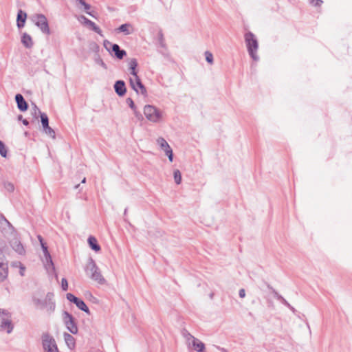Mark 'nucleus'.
Returning <instances> with one entry per match:
<instances>
[{
	"label": "nucleus",
	"instance_id": "1",
	"mask_svg": "<svg viewBox=\"0 0 352 352\" xmlns=\"http://www.w3.org/2000/svg\"><path fill=\"white\" fill-rule=\"evenodd\" d=\"M33 302L38 309H45L49 314H52L56 308L54 294L51 292H48L43 299L34 297Z\"/></svg>",
	"mask_w": 352,
	"mask_h": 352
},
{
	"label": "nucleus",
	"instance_id": "22",
	"mask_svg": "<svg viewBox=\"0 0 352 352\" xmlns=\"http://www.w3.org/2000/svg\"><path fill=\"white\" fill-rule=\"evenodd\" d=\"M8 275V266L7 263H0V281L4 280Z\"/></svg>",
	"mask_w": 352,
	"mask_h": 352
},
{
	"label": "nucleus",
	"instance_id": "15",
	"mask_svg": "<svg viewBox=\"0 0 352 352\" xmlns=\"http://www.w3.org/2000/svg\"><path fill=\"white\" fill-rule=\"evenodd\" d=\"M115 92L119 96H123L126 92V88L124 80H118L114 84Z\"/></svg>",
	"mask_w": 352,
	"mask_h": 352
},
{
	"label": "nucleus",
	"instance_id": "12",
	"mask_svg": "<svg viewBox=\"0 0 352 352\" xmlns=\"http://www.w3.org/2000/svg\"><path fill=\"white\" fill-rule=\"evenodd\" d=\"M38 239L41 243V245L44 254V256L46 261L45 263V268L50 271V270L52 271L54 270V266L52 261V259L51 258V256L50 254V252H48L47 247L46 246L45 243L43 242V238L41 236H38Z\"/></svg>",
	"mask_w": 352,
	"mask_h": 352
},
{
	"label": "nucleus",
	"instance_id": "11",
	"mask_svg": "<svg viewBox=\"0 0 352 352\" xmlns=\"http://www.w3.org/2000/svg\"><path fill=\"white\" fill-rule=\"evenodd\" d=\"M42 342L45 352H59L55 340L50 334L42 336Z\"/></svg>",
	"mask_w": 352,
	"mask_h": 352
},
{
	"label": "nucleus",
	"instance_id": "9",
	"mask_svg": "<svg viewBox=\"0 0 352 352\" xmlns=\"http://www.w3.org/2000/svg\"><path fill=\"white\" fill-rule=\"evenodd\" d=\"M63 320L67 330L72 334L78 333V327L72 314L65 311L63 313Z\"/></svg>",
	"mask_w": 352,
	"mask_h": 352
},
{
	"label": "nucleus",
	"instance_id": "38",
	"mask_svg": "<svg viewBox=\"0 0 352 352\" xmlns=\"http://www.w3.org/2000/svg\"><path fill=\"white\" fill-rule=\"evenodd\" d=\"M166 155L168 156L170 162H173V153L172 148H169L168 150L165 151Z\"/></svg>",
	"mask_w": 352,
	"mask_h": 352
},
{
	"label": "nucleus",
	"instance_id": "31",
	"mask_svg": "<svg viewBox=\"0 0 352 352\" xmlns=\"http://www.w3.org/2000/svg\"><path fill=\"white\" fill-rule=\"evenodd\" d=\"M103 45L104 48L111 53V50H113V43L109 41L108 40H104L103 42Z\"/></svg>",
	"mask_w": 352,
	"mask_h": 352
},
{
	"label": "nucleus",
	"instance_id": "8",
	"mask_svg": "<svg viewBox=\"0 0 352 352\" xmlns=\"http://www.w3.org/2000/svg\"><path fill=\"white\" fill-rule=\"evenodd\" d=\"M0 230L2 234L8 239L14 237L15 230L11 223L5 218L3 214H0Z\"/></svg>",
	"mask_w": 352,
	"mask_h": 352
},
{
	"label": "nucleus",
	"instance_id": "45",
	"mask_svg": "<svg viewBox=\"0 0 352 352\" xmlns=\"http://www.w3.org/2000/svg\"><path fill=\"white\" fill-rule=\"evenodd\" d=\"M292 312H295L296 311V309L294 307H293L290 304H289V307H287Z\"/></svg>",
	"mask_w": 352,
	"mask_h": 352
},
{
	"label": "nucleus",
	"instance_id": "2",
	"mask_svg": "<svg viewBox=\"0 0 352 352\" xmlns=\"http://www.w3.org/2000/svg\"><path fill=\"white\" fill-rule=\"evenodd\" d=\"M181 334L185 339L186 344L188 349H194L197 352H204L205 350L204 343L194 337L185 329L182 330Z\"/></svg>",
	"mask_w": 352,
	"mask_h": 352
},
{
	"label": "nucleus",
	"instance_id": "48",
	"mask_svg": "<svg viewBox=\"0 0 352 352\" xmlns=\"http://www.w3.org/2000/svg\"><path fill=\"white\" fill-rule=\"evenodd\" d=\"M23 124L25 126L28 125L29 124V122L27 120L24 119L23 120Z\"/></svg>",
	"mask_w": 352,
	"mask_h": 352
},
{
	"label": "nucleus",
	"instance_id": "32",
	"mask_svg": "<svg viewBox=\"0 0 352 352\" xmlns=\"http://www.w3.org/2000/svg\"><path fill=\"white\" fill-rule=\"evenodd\" d=\"M43 131L49 136L52 137L54 138H55V132L50 126H47L46 128H44Z\"/></svg>",
	"mask_w": 352,
	"mask_h": 352
},
{
	"label": "nucleus",
	"instance_id": "23",
	"mask_svg": "<svg viewBox=\"0 0 352 352\" xmlns=\"http://www.w3.org/2000/svg\"><path fill=\"white\" fill-rule=\"evenodd\" d=\"M118 30L119 32H123L125 35H129L133 31V28L130 23H124L121 25L118 28Z\"/></svg>",
	"mask_w": 352,
	"mask_h": 352
},
{
	"label": "nucleus",
	"instance_id": "33",
	"mask_svg": "<svg viewBox=\"0 0 352 352\" xmlns=\"http://www.w3.org/2000/svg\"><path fill=\"white\" fill-rule=\"evenodd\" d=\"M205 56H206V60L208 63H210V64L213 63V55L211 52H210L209 51H206L205 52Z\"/></svg>",
	"mask_w": 352,
	"mask_h": 352
},
{
	"label": "nucleus",
	"instance_id": "14",
	"mask_svg": "<svg viewBox=\"0 0 352 352\" xmlns=\"http://www.w3.org/2000/svg\"><path fill=\"white\" fill-rule=\"evenodd\" d=\"M78 20L80 21H82L85 25H88L93 31L98 33V34H102V31L100 28L96 25V23L91 20L88 19L83 15H81L78 17Z\"/></svg>",
	"mask_w": 352,
	"mask_h": 352
},
{
	"label": "nucleus",
	"instance_id": "19",
	"mask_svg": "<svg viewBox=\"0 0 352 352\" xmlns=\"http://www.w3.org/2000/svg\"><path fill=\"white\" fill-rule=\"evenodd\" d=\"M63 337L65 342L69 349H73L75 347V339L74 338L68 333H64Z\"/></svg>",
	"mask_w": 352,
	"mask_h": 352
},
{
	"label": "nucleus",
	"instance_id": "44",
	"mask_svg": "<svg viewBox=\"0 0 352 352\" xmlns=\"http://www.w3.org/2000/svg\"><path fill=\"white\" fill-rule=\"evenodd\" d=\"M283 305H285L287 307H289V303L283 298L282 300L280 301Z\"/></svg>",
	"mask_w": 352,
	"mask_h": 352
},
{
	"label": "nucleus",
	"instance_id": "41",
	"mask_svg": "<svg viewBox=\"0 0 352 352\" xmlns=\"http://www.w3.org/2000/svg\"><path fill=\"white\" fill-rule=\"evenodd\" d=\"M239 295L241 298H244L245 296V291L244 289H241L239 292Z\"/></svg>",
	"mask_w": 352,
	"mask_h": 352
},
{
	"label": "nucleus",
	"instance_id": "42",
	"mask_svg": "<svg viewBox=\"0 0 352 352\" xmlns=\"http://www.w3.org/2000/svg\"><path fill=\"white\" fill-rule=\"evenodd\" d=\"M19 264H20V274L21 276H24V271L25 270V267L23 265H22L20 263H19Z\"/></svg>",
	"mask_w": 352,
	"mask_h": 352
},
{
	"label": "nucleus",
	"instance_id": "36",
	"mask_svg": "<svg viewBox=\"0 0 352 352\" xmlns=\"http://www.w3.org/2000/svg\"><path fill=\"white\" fill-rule=\"evenodd\" d=\"M61 287L64 291H67L68 289V283L65 278H63L61 280Z\"/></svg>",
	"mask_w": 352,
	"mask_h": 352
},
{
	"label": "nucleus",
	"instance_id": "3",
	"mask_svg": "<svg viewBox=\"0 0 352 352\" xmlns=\"http://www.w3.org/2000/svg\"><path fill=\"white\" fill-rule=\"evenodd\" d=\"M244 38L249 55L254 60H258L259 58L256 52L258 48V43L255 35L251 32H248L245 34Z\"/></svg>",
	"mask_w": 352,
	"mask_h": 352
},
{
	"label": "nucleus",
	"instance_id": "10",
	"mask_svg": "<svg viewBox=\"0 0 352 352\" xmlns=\"http://www.w3.org/2000/svg\"><path fill=\"white\" fill-rule=\"evenodd\" d=\"M129 83L131 87L137 93L141 94L143 96L146 95V89L142 84L140 77L137 74L133 75L129 78Z\"/></svg>",
	"mask_w": 352,
	"mask_h": 352
},
{
	"label": "nucleus",
	"instance_id": "47",
	"mask_svg": "<svg viewBox=\"0 0 352 352\" xmlns=\"http://www.w3.org/2000/svg\"><path fill=\"white\" fill-rule=\"evenodd\" d=\"M276 298L280 302L282 300V299L283 298V297L280 294H279L278 296H277V297Z\"/></svg>",
	"mask_w": 352,
	"mask_h": 352
},
{
	"label": "nucleus",
	"instance_id": "51",
	"mask_svg": "<svg viewBox=\"0 0 352 352\" xmlns=\"http://www.w3.org/2000/svg\"><path fill=\"white\" fill-rule=\"evenodd\" d=\"M126 213H127V208H126V209L124 210V215H126Z\"/></svg>",
	"mask_w": 352,
	"mask_h": 352
},
{
	"label": "nucleus",
	"instance_id": "37",
	"mask_svg": "<svg viewBox=\"0 0 352 352\" xmlns=\"http://www.w3.org/2000/svg\"><path fill=\"white\" fill-rule=\"evenodd\" d=\"M126 103L128 104V105L130 107V108H131V109H133V111H135V110L136 107H135V104H134L133 100L131 98H128L126 99Z\"/></svg>",
	"mask_w": 352,
	"mask_h": 352
},
{
	"label": "nucleus",
	"instance_id": "17",
	"mask_svg": "<svg viewBox=\"0 0 352 352\" xmlns=\"http://www.w3.org/2000/svg\"><path fill=\"white\" fill-rule=\"evenodd\" d=\"M27 19V14L23 10H19L16 16V25L17 27L21 29L24 27L25 23Z\"/></svg>",
	"mask_w": 352,
	"mask_h": 352
},
{
	"label": "nucleus",
	"instance_id": "39",
	"mask_svg": "<svg viewBox=\"0 0 352 352\" xmlns=\"http://www.w3.org/2000/svg\"><path fill=\"white\" fill-rule=\"evenodd\" d=\"M5 188L10 192H12L14 190V185L11 183H7L5 184Z\"/></svg>",
	"mask_w": 352,
	"mask_h": 352
},
{
	"label": "nucleus",
	"instance_id": "49",
	"mask_svg": "<svg viewBox=\"0 0 352 352\" xmlns=\"http://www.w3.org/2000/svg\"><path fill=\"white\" fill-rule=\"evenodd\" d=\"M218 349H219L221 352H227V350H226V349H225L224 348L218 347Z\"/></svg>",
	"mask_w": 352,
	"mask_h": 352
},
{
	"label": "nucleus",
	"instance_id": "18",
	"mask_svg": "<svg viewBox=\"0 0 352 352\" xmlns=\"http://www.w3.org/2000/svg\"><path fill=\"white\" fill-rule=\"evenodd\" d=\"M112 52H114L115 56L118 59H122L126 56V52L125 50H122L118 44L114 43L113 46Z\"/></svg>",
	"mask_w": 352,
	"mask_h": 352
},
{
	"label": "nucleus",
	"instance_id": "25",
	"mask_svg": "<svg viewBox=\"0 0 352 352\" xmlns=\"http://www.w3.org/2000/svg\"><path fill=\"white\" fill-rule=\"evenodd\" d=\"M74 304L76 305V307L80 309L81 311H85V313L88 314H90V311L88 308V307L87 306V305L85 303V302L83 300H82L81 299L78 298L76 302H74Z\"/></svg>",
	"mask_w": 352,
	"mask_h": 352
},
{
	"label": "nucleus",
	"instance_id": "27",
	"mask_svg": "<svg viewBox=\"0 0 352 352\" xmlns=\"http://www.w3.org/2000/svg\"><path fill=\"white\" fill-rule=\"evenodd\" d=\"M157 142L160 145L161 148L164 151V152L168 150L169 148H170V147L169 144H168V142L163 138H159L157 140Z\"/></svg>",
	"mask_w": 352,
	"mask_h": 352
},
{
	"label": "nucleus",
	"instance_id": "7",
	"mask_svg": "<svg viewBox=\"0 0 352 352\" xmlns=\"http://www.w3.org/2000/svg\"><path fill=\"white\" fill-rule=\"evenodd\" d=\"M32 20L43 33L47 35L50 34V30L49 28L47 19L44 14H34L32 16Z\"/></svg>",
	"mask_w": 352,
	"mask_h": 352
},
{
	"label": "nucleus",
	"instance_id": "13",
	"mask_svg": "<svg viewBox=\"0 0 352 352\" xmlns=\"http://www.w3.org/2000/svg\"><path fill=\"white\" fill-rule=\"evenodd\" d=\"M10 245L12 249L19 254L24 255L25 253V248L23 244L16 238H14L10 241Z\"/></svg>",
	"mask_w": 352,
	"mask_h": 352
},
{
	"label": "nucleus",
	"instance_id": "4",
	"mask_svg": "<svg viewBox=\"0 0 352 352\" xmlns=\"http://www.w3.org/2000/svg\"><path fill=\"white\" fill-rule=\"evenodd\" d=\"M143 112L146 118L153 123L160 122L163 119V112L153 105H145Z\"/></svg>",
	"mask_w": 352,
	"mask_h": 352
},
{
	"label": "nucleus",
	"instance_id": "16",
	"mask_svg": "<svg viewBox=\"0 0 352 352\" xmlns=\"http://www.w3.org/2000/svg\"><path fill=\"white\" fill-rule=\"evenodd\" d=\"M15 100L17 104V108L21 111H25L28 110V104L21 94H17L15 96Z\"/></svg>",
	"mask_w": 352,
	"mask_h": 352
},
{
	"label": "nucleus",
	"instance_id": "29",
	"mask_svg": "<svg viewBox=\"0 0 352 352\" xmlns=\"http://www.w3.org/2000/svg\"><path fill=\"white\" fill-rule=\"evenodd\" d=\"M175 182L179 184L182 182V175L179 170H175L173 173Z\"/></svg>",
	"mask_w": 352,
	"mask_h": 352
},
{
	"label": "nucleus",
	"instance_id": "24",
	"mask_svg": "<svg viewBox=\"0 0 352 352\" xmlns=\"http://www.w3.org/2000/svg\"><path fill=\"white\" fill-rule=\"evenodd\" d=\"M88 243L93 250L98 252L100 250V246L98 245L97 240L94 236H90L88 238Z\"/></svg>",
	"mask_w": 352,
	"mask_h": 352
},
{
	"label": "nucleus",
	"instance_id": "26",
	"mask_svg": "<svg viewBox=\"0 0 352 352\" xmlns=\"http://www.w3.org/2000/svg\"><path fill=\"white\" fill-rule=\"evenodd\" d=\"M34 109L35 111H38L41 114V120L43 128H46L47 126H49V119L45 113H41L36 106L34 107Z\"/></svg>",
	"mask_w": 352,
	"mask_h": 352
},
{
	"label": "nucleus",
	"instance_id": "20",
	"mask_svg": "<svg viewBox=\"0 0 352 352\" xmlns=\"http://www.w3.org/2000/svg\"><path fill=\"white\" fill-rule=\"evenodd\" d=\"M138 66V61L135 58H130L128 60V68L131 76L137 74L136 67Z\"/></svg>",
	"mask_w": 352,
	"mask_h": 352
},
{
	"label": "nucleus",
	"instance_id": "21",
	"mask_svg": "<svg viewBox=\"0 0 352 352\" xmlns=\"http://www.w3.org/2000/svg\"><path fill=\"white\" fill-rule=\"evenodd\" d=\"M21 43L27 48H31L33 45L32 37L27 33H23L21 36Z\"/></svg>",
	"mask_w": 352,
	"mask_h": 352
},
{
	"label": "nucleus",
	"instance_id": "50",
	"mask_svg": "<svg viewBox=\"0 0 352 352\" xmlns=\"http://www.w3.org/2000/svg\"><path fill=\"white\" fill-rule=\"evenodd\" d=\"M82 182V184H83V183H85V182H86V178H84V179L82 180V182Z\"/></svg>",
	"mask_w": 352,
	"mask_h": 352
},
{
	"label": "nucleus",
	"instance_id": "35",
	"mask_svg": "<svg viewBox=\"0 0 352 352\" xmlns=\"http://www.w3.org/2000/svg\"><path fill=\"white\" fill-rule=\"evenodd\" d=\"M67 299L69 301L74 303L78 299V298H77L76 296H75L74 294H72L71 293H68V294H67Z\"/></svg>",
	"mask_w": 352,
	"mask_h": 352
},
{
	"label": "nucleus",
	"instance_id": "43",
	"mask_svg": "<svg viewBox=\"0 0 352 352\" xmlns=\"http://www.w3.org/2000/svg\"><path fill=\"white\" fill-rule=\"evenodd\" d=\"M133 111L136 118H138V119L142 118V114L140 112L137 111L136 109Z\"/></svg>",
	"mask_w": 352,
	"mask_h": 352
},
{
	"label": "nucleus",
	"instance_id": "52",
	"mask_svg": "<svg viewBox=\"0 0 352 352\" xmlns=\"http://www.w3.org/2000/svg\"><path fill=\"white\" fill-rule=\"evenodd\" d=\"M79 186H80V185H79V184H78V185L75 186V187H74V188H75L76 189H77V188L79 187Z\"/></svg>",
	"mask_w": 352,
	"mask_h": 352
},
{
	"label": "nucleus",
	"instance_id": "53",
	"mask_svg": "<svg viewBox=\"0 0 352 352\" xmlns=\"http://www.w3.org/2000/svg\"><path fill=\"white\" fill-rule=\"evenodd\" d=\"M21 118H22V116H19V120H21Z\"/></svg>",
	"mask_w": 352,
	"mask_h": 352
},
{
	"label": "nucleus",
	"instance_id": "46",
	"mask_svg": "<svg viewBox=\"0 0 352 352\" xmlns=\"http://www.w3.org/2000/svg\"><path fill=\"white\" fill-rule=\"evenodd\" d=\"M94 49L98 51L99 49V46L96 43H94Z\"/></svg>",
	"mask_w": 352,
	"mask_h": 352
},
{
	"label": "nucleus",
	"instance_id": "30",
	"mask_svg": "<svg viewBox=\"0 0 352 352\" xmlns=\"http://www.w3.org/2000/svg\"><path fill=\"white\" fill-rule=\"evenodd\" d=\"M0 155L3 157L7 156V148L1 140H0Z\"/></svg>",
	"mask_w": 352,
	"mask_h": 352
},
{
	"label": "nucleus",
	"instance_id": "40",
	"mask_svg": "<svg viewBox=\"0 0 352 352\" xmlns=\"http://www.w3.org/2000/svg\"><path fill=\"white\" fill-rule=\"evenodd\" d=\"M267 288L270 290H271V292L273 294L274 298H276L277 296L279 295V294L272 286H270V285H267Z\"/></svg>",
	"mask_w": 352,
	"mask_h": 352
},
{
	"label": "nucleus",
	"instance_id": "5",
	"mask_svg": "<svg viewBox=\"0 0 352 352\" xmlns=\"http://www.w3.org/2000/svg\"><path fill=\"white\" fill-rule=\"evenodd\" d=\"M85 271L89 277L100 285L105 283V279L93 259H90L86 266Z\"/></svg>",
	"mask_w": 352,
	"mask_h": 352
},
{
	"label": "nucleus",
	"instance_id": "28",
	"mask_svg": "<svg viewBox=\"0 0 352 352\" xmlns=\"http://www.w3.org/2000/svg\"><path fill=\"white\" fill-rule=\"evenodd\" d=\"M76 3L82 6L85 10V11L90 16H94L90 12H89V10L91 8V6L89 4L87 3L85 0H75Z\"/></svg>",
	"mask_w": 352,
	"mask_h": 352
},
{
	"label": "nucleus",
	"instance_id": "6",
	"mask_svg": "<svg viewBox=\"0 0 352 352\" xmlns=\"http://www.w3.org/2000/svg\"><path fill=\"white\" fill-rule=\"evenodd\" d=\"M13 328L11 314L8 310L0 309V331L10 333Z\"/></svg>",
	"mask_w": 352,
	"mask_h": 352
},
{
	"label": "nucleus",
	"instance_id": "34",
	"mask_svg": "<svg viewBox=\"0 0 352 352\" xmlns=\"http://www.w3.org/2000/svg\"><path fill=\"white\" fill-rule=\"evenodd\" d=\"M95 62L104 69L107 68V65L99 56L95 58Z\"/></svg>",
	"mask_w": 352,
	"mask_h": 352
}]
</instances>
